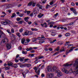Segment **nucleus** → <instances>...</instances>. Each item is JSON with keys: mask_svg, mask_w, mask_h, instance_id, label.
Segmentation results:
<instances>
[{"mask_svg": "<svg viewBox=\"0 0 78 78\" xmlns=\"http://www.w3.org/2000/svg\"><path fill=\"white\" fill-rule=\"evenodd\" d=\"M1 22L2 23H4V25H8V24H9L10 23H12V22L8 20H6L5 22L2 21Z\"/></svg>", "mask_w": 78, "mask_h": 78, "instance_id": "nucleus-1", "label": "nucleus"}, {"mask_svg": "<svg viewBox=\"0 0 78 78\" xmlns=\"http://www.w3.org/2000/svg\"><path fill=\"white\" fill-rule=\"evenodd\" d=\"M56 73H57V76H58L59 77L61 76H62V73H61L60 70H57L56 71Z\"/></svg>", "mask_w": 78, "mask_h": 78, "instance_id": "nucleus-2", "label": "nucleus"}, {"mask_svg": "<svg viewBox=\"0 0 78 78\" xmlns=\"http://www.w3.org/2000/svg\"><path fill=\"white\" fill-rule=\"evenodd\" d=\"M4 39H3L2 41V43H5V44L8 43V38L6 37H4Z\"/></svg>", "mask_w": 78, "mask_h": 78, "instance_id": "nucleus-3", "label": "nucleus"}, {"mask_svg": "<svg viewBox=\"0 0 78 78\" xmlns=\"http://www.w3.org/2000/svg\"><path fill=\"white\" fill-rule=\"evenodd\" d=\"M35 4H36V3L34 2H30L28 3V5L29 6H30L32 5L33 6H35Z\"/></svg>", "mask_w": 78, "mask_h": 78, "instance_id": "nucleus-4", "label": "nucleus"}, {"mask_svg": "<svg viewBox=\"0 0 78 78\" xmlns=\"http://www.w3.org/2000/svg\"><path fill=\"white\" fill-rule=\"evenodd\" d=\"M74 67H76V70L78 68V59H77L76 60L75 63L73 65Z\"/></svg>", "mask_w": 78, "mask_h": 78, "instance_id": "nucleus-5", "label": "nucleus"}, {"mask_svg": "<svg viewBox=\"0 0 78 78\" xmlns=\"http://www.w3.org/2000/svg\"><path fill=\"white\" fill-rule=\"evenodd\" d=\"M54 75L52 73H48L47 75V77L48 78H52Z\"/></svg>", "mask_w": 78, "mask_h": 78, "instance_id": "nucleus-6", "label": "nucleus"}, {"mask_svg": "<svg viewBox=\"0 0 78 78\" xmlns=\"http://www.w3.org/2000/svg\"><path fill=\"white\" fill-rule=\"evenodd\" d=\"M50 32L51 33H52L51 34V35L53 36H55L56 35V33L57 31L55 30H51Z\"/></svg>", "mask_w": 78, "mask_h": 78, "instance_id": "nucleus-7", "label": "nucleus"}, {"mask_svg": "<svg viewBox=\"0 0 78 78\" xmlns=\"http://www.w3.org/2000/svg\"><path fill=\"white\" fill-rule=\"evenodd\" d=\"M34 70H35V72L37 74V75H39V74L40 73V69H39L37 72V68H36V67H34Z\"/></svg>", "mask_w": 78, "mask_h": 78, "instance_id": "nucleus-8", "label": "nucleus"}, {"mask_svg": "<svg viewBox=\"0 0 78 78\" xmlns=\"http://www.w3.org/2000/svg\"><path fill=\"white\" fill-rule=\"evenodd\" d=\"M6 47L8 50L11 49V43H8L6 45Z\"/></svg>", "mask_w": 78, "mask_h": 78, "instance_id": "nucleus-9", "label": "nucleus"}, {"mask_svg": "<svg viewBox=\"0 0 78 78\" xmlns=\"http://www.w3.org/2000/svg\"><path fill=\"white\" fill-rule=\"evenodd\" d=\"M19 55H17L16 56V58L17 59L18 58V57H19V58H20V59H19V60H20V61L21 62H22L23 61V60L24 59V58H25L24 57L21 58L20 57H19Z\"/></svg>", "mask_w": 78, "mask_h": 78, "instance_id": "nucleus-10", "label": "nucleus"}, {"mask_svg": "<svg viewBox=\"0 0 78 78\" xmlns=\"http://www.w3.org/2000/svg\"><path fill=\"white\" fill-rule=\"evenodd\" d=\"M47 69L48 72H51V69H52V67L51 66H48L47 67Z\"/></svg>", "mask_w": 78, "mask_h": 78, "instance_id": "nucleus-11", "label": "nucleus"}, {"mask_svg": "<svg viewBox=\"0 0 78 78\" xmlns=\"http://www.w3.org/2000/svg\"><path fill=\"white\" fill-rule=\"evenodd\" d=\"M36 6H37L39 7L40 9H43V8H44V7L43 6L41 5H40L39 4H37Z\"/></svg>", "mask_w": 78, "mask_h": 78, "instance_id": "nucleus-12", "label": "nucleus"}, {"mask_svg": "<svg viewBox=\"0 0 78 78\" xmlns=\"http://www.w3.org/2000/svg\"><path fill=\"white\" fill-rule=\"evenodd\" d=\"M0 34L3 37L4 39V37H6V35H5V33H3V32H2V31Z\"/></svg>", "mask_w": 78, "mask_h": 78, "instance_id": "nucleus-13", "label": "nucleus"}, {"mask_svg": "<svg viewBox=\"0 0 78 78\" xmlns=\"http://www.w3.org/2000/svg\"><path fill=\"white\" fill-rule=\"evenodd\" d=\"M12 6V5L11 4H8L6 5V7L7 8H11Z\"/></svg>", "mask_w": 78, "mask_h": 78, "instance_id": "nucleus-14", "label": "nucleus"}, {"mask_svg": "<svg viewBox=\"0 0 78 78\" xmlns=\"http://www.w3.org/2000/svg\"><path fill=\"white\" fill-rule=\"evenodd\" d=\"M66 50V49L64 48V47H62L60 50V52H62V51H64Z\"/></svg>", "mask_w": 78, "mask_h": 78, "instance_id": "nucleus-15", "label": "nucleus"}, {"mask_svg": "<svg viewBox=\"0 0 78 78\" xmlns=\"http://www.w3.org/2000/svg\"><path fill=\"white\" fill-rule=\"evenodd\" d=\"M24 20L26 21V22H28V19H29V17H25L24 19Z\"/></svg>", "mask_w": 78, "mask_h": 78, "instance_id": "nucleus-16", "label": "nucleus"}, {"mask_svg": "<svg viewBox=\"0 0 78 78\" xmlns=\"http://www.w3.org/2000/svg\"><path fill=\"white\" fill-rule=\"evenodd\" d=\"M53 6H54V7L52 9H53V10H52V11H55V8H56V7L57 6V5H56V4H54L53 5Z\"/></svg>", "mask_w": 78, "mask_h": 78, "instance_id": "nucleus-17", "label": "nucleus"}, {"mask_svg": "<svg viewBox=\"0 0 78 78\" xmlns=\"http://www.w3.org/2000/svg\"><path fill=\"white\" fill-rule=\"evenodd\" d=\"M29 31H27L24 32V35L26 36H28L29 34Z\"/></svg>", "mask_w": 78, "mask_h": 78, "instance_id": "nucleus-18", "label": "nucleus"}, {"mask_svg": "<svg viewBox=\"0 0 78 78\" xmlns=\"http://www.w3.org/2000/svg\"><path fill=\"white\" fill-rule=\"evenodd\" d=\"M18 67L17 65L15 64H14L12 66V67H14V68H17Z\"/></svg>", "mask_w": 78, "mask_h": 78, "instance_id": "nucleus-19", "label": "nucleus"}, {"mask_svg": "<svg viewBox=\"0 0 78 78\" xmlns=\"http://www.w3.org/2000/svg\"><path fill=\"white\" fill-rule=\"evenodd\" d=\"M33 48L32 47L30 48H27L26 49L27 51H31V50H32Z\"/></svg>", "mask_w": 78, "mask_h": 78, "instance_id": "nucleus-20", "label": "nucleus"}, {"mask_svg": "<svg viewBox=\"0 0 78 78\" xmlns=\"http://www.w3.org/2000/svg\"><path fill=\"white\" fill-rule=\"evenodd\" d=\"M34 15H36L37 14V11L36 10H34L33 13Z\"/></svg>", "mask_w": 78, "mask_h": 78, "instance_id": "nucleus-21", "label": "nucleus"}, {"mask_svg": "<svg viewBox=\"0 0 78 78\" xmlns=\"http://www.w3.org/2000/svg\"><path fill=\"white\" fill-rule=\"evenodd\" d=\"M33 34V32L32 31H29V34L28 35H31Z\"/></svg>", "mask_w": 78, "mask_h": 78, "instance_id": "nucleus-22", "label": "nucleus"}, {"mask_svg": "<svg viewBox=\"0 0 78 78\" xmlns=\"http://www.w3.org/2000/svg\"><path fill=\"white\" fill-rule=\"evenodd\" d=\"M25 40L24 38L22 39L21 41L22 44H24V43L25 42Z\"/></svg>", "mask_w": 78, "mask_h": 78, "instance_id": "nucleus-23", "label": "nucleus"}, {"mask_svg": "<svg viewBox=\"0 0 78 78\" xmlns=\"http://www.w3.org/2000/svg\"><path fill=\"white\" fill-rule=\"evenodd\" d=\"M43 16L44 14H42L41 15H38L37 17H38V18H41V17H42V16Z\"/></svg>", "mask_w": 78, "mask_h": 78, "instance_id": "nucleus-24", "label": "nucleus"}, {"mask_svg": "<svg viewBox=\"0 0 78 78\" xmlns=\"http://www.w3.org/2000/svg\"><path fill=\"white\" fill-rule=\"evenodd\" d=\"M16 14L14 13H13L12 14V16H11V18H13L15 16H16Z\"/></svg>", "mask_w": 78, "mask_h": 78, "instance_id": "nucleus-25", "label": "nucleus"}, {"mask_svg": "<svg viewBox=\"0 0 78 78\" xmlns=\"http://www.w3.org/2000/svg\"><path fill=\"white\" fill-rule=\"evenodd\" d=\"M22 53L23 54H24V55H26V54L27 53V51H25L23 50Z\"/></svg>", "mask_w": 78, "mask_h": 78, "instance_id": "nucleus-26", "label": "nucleus"}, {"mask_svg": "<svg viewBox=\"0 0 78 78\" xmlns=\"http://www.w3.org/2000/svg\"><path fill=\"white\" fill-rule=\"evenodd\" d=\"M16 34L17 36H18L19 37H21V35L20 34V33H17Z\"/></svg>", "mask_w": 78, "mask_h": 78, "instance_id": "nucleus-27", "label": "nucleus"}, {"mask_svg": "<svg viewBox=\"0 0 78 78\" xmlns=\"http://www.w3.org/2000/svg\"><path fill=\"white\" fill-rule=\"evenodd\" d=\"M12 63L11 62L10 63H8V66H11L12 65Z\"/></svg>", "mask_w": 78, "mask_h": 78, "instance_id": "nucleus-28", "label": "nucleus"}, {"mask_svg": "<svg viewBox=\"0 0 78 78\" xmlns=\"http://www.w3.org/2000/svg\"><path fill=\"white\" fill-rule=\"evenodd\" d=\"M72 65V64H66L64 65V66H71Z\"/></svg>", "mask_w": 78, "mask_h": 78, "instance_id": "nucleus-29", "label": "nucleus"}, {"mask_svg": "<svg viewBox=\"0 0 78 78\" xmlns=\"http://www.w3.org/2000/svg\"><path fill=\"white\" fill-rule=\"evenodd\" d=\"M36 40H37V39L36 38H33L32 39V42H36Z\"/></svg>", "mask_w": 78, "mask_h": 78, "instance_id": "nucleus-30", "label": "nucleus"}, {"mask_svg": "<svg viewBox=\"0 0 78 78\" xmlns=\"http://www.w3.org/2000/svg\"><path fill=\"white\" fill-rule=\"evenodd\" d=\"M23 29L21 28L19 30V31L20 33H22V32H23Z\"/></svg>", "mask_w": 78, "mask_h": 78, "instance_id": "nucleus-31", "label": "nucleus"}, {"mask_svg": "<svg viewBox=\"0 0 78 78\" xmlns=\"http://www.w3.org/2000/svg\"><path fill=\"white\" fill-rule=\"evenodd\" d=\"M64 72L66 74H68V73H69V71L66 69H65Z\"/></svg>", "mask_w": 78, "mask_h": 78, "instance_id": "nucleus-32", "label": "nucleus"}, {"mask_svg": "<svg viewBox=\"0 0 78 78\" xmlns=\"http://www.w3.org/2000/svg\"><path fill=\"white\" fill-rule=\"evenodd\" d=\"M56 39H55L53 40L52 41H51L50 43L51 44H53L55 42H56Z\"/></svg>", "mask_w": 78, "mask_h": 78, "instance_id": "nucleus-33", "label": "nucleus"}, {"mask_svg": "<svg viewBox=\"0 0 78 78\" xmlns=\"http://www.w3.org/2000/svg\"><path fill=\"white\" fill-rule=\"evenodd\" d=\"M73 12V13L75 14H77V12H76V9H75L74 10Z\"/></svg>", "mask_w": 78, "mask_h": 78, "instance_id": "nucleus-34", "label": "nucleus"}, {"mask_svg": "<svg viewBox=\"0 0 78 78\" xmlns=\"http://www.w3.org/2000/svg\"><path fill=\"white\" fill-rule=\"evenodd\" d=\"M45 25H47V23H44L41 24V26H42V27H44Z\"/></svg>", "mask_w": 78, "mask_h": 78, "instance_id": "nucleus-35", "label": "nucleus"}, {"mask_svg": "<svg viewBox=\"0 0 78 78\" xmlns=\"http://www.w3.org/2000/svg\"><path fill=\"white\" fill-rule=\"evenodd\" d=\"M20 20H22L21 18L18 17L16 18V20H17V21H19Z\"/></svg>", "mask_w": 78, "mask_h": 78, "instance_id": "nucleus-36", "label": "nucleus"}, {"mask_svg": "<svg viewBox=\"0 0 78 78\" xmlns=\"http://www.w3.org/2000/svg\"><path fill=\"white\" fill-rule=\"evenodd\" d=\"M65 36L67 37V36H70V33H67L65 34Z\"/></svg>", "mask_w": 78, "mask_h": 78, "instance_id": "nucleus-37", "label": "nucleus"}, {"mask_svg": "<svg viewBox=\"0 0 78 78\" xmlns=\"http://www.w3.org/2000/svg\"><path fill=\"white\" fill-rule=\"evenodd\" d=\"M57 44H58V45H62V43L59 41L58 42Z\"/></svg>", "mask_w": 78, "mask_h": 78, "instance_id": "nucleus-38", "label": "nucleus"}, {"mask_svg": "<svg viewBox=\"0 0 78 78\" xmlns=\"http://www.w3.org/2000/svg\"><path fill=\"white\" fill-rule=\"evenodd\" d=\"M69 43L70 44V42L69 41L66 42V43L65 44V45L66 46V45H69Z\"/></svg>", "mask_w": 78, "mask_h": 78, "instance_id": "nucleus-39", "label": "nucleus"}, {"mask_svg": "<svg viewBox=\"0 0 78 78\" xmlns=\"http://www.w3.org/2000/svg\"><path fill=\"white\" fill-rule=\"evenodd\" d=\"M19 16H20V17H23V14L20 13L19 15Z\"/></svg>", "mask_w": 78, "mask_h": 78, "instance_id": "nucleus-40", "label": "nucleus"}, {"mask_svg": "<svg viewBox=\"0 0 78 78\" xmlns=\"http://www.w3.org/2000/svg\"><path fill=\"white\" fill-rule=\"evenodd\" d=\"M27 67H31V65L30 64H27Z\"/></svg>", "mask_w": 78, "mask_h": 78, "instance_id": "nucleus-41", "label": "nucleus"}, {"mask_svg": "<svg viewBox=\"0 0 78 78\" xmlns=\"http://www.w3.org/2000/svg\"><path fill=\"white\" fill-rule=\"evenodd\" d=\"M48 24H54V22H49L48 23Z\"/></svg>", "mask_w": 78, "mask_h": 78, "instance_id": "nucleus-42", "label": "nucleus"}, {"mask_svg": "<svg viewBox=\"0 0 78 78\" xmlns=\"http://www.w3.org/2000/svg\"><path fill=\"white\" fill-rule=\"evenodd\" d=\"M5 70H8L9 69H10V68L9 67H5Z\"/></svg>", "mask_w": 78, "mask_h": 78, "instance_id": "nucleus-43", "label": "nucleus"}, {"mask_svg": "<svg viewBox=\"0 0 78 78\" xmlns=\"http://www.w3.org/2000/svg\"><path fill=\"white\" fill-rule=\"evenodd\" d=\"M20 67L23 68V67H25V66H24L23 65L21 64L20 65Z\"/></svg>", "mask_w": 78, "mask_h": 78, "instance_id": "nucleus-44", "label": "nucleus"}, {"mask_svg": "<svg viewBox=\"0 0 78 78\" xmlns=\"http://www.w3.org/2000/svg\"><path fill=\"white\" fill-rule=\"evenodd\" d=\"M31 30L32 31H36L37 30V29L36 28H34V29L31 28Z\"/></svg>", "mask_w": 78, "mask_h": 78, "instance_id": "nucleus-45", "label": "nucleus"}, {"mask_svg": "<svg viewBox=\"0 0 78 78\" xmlns=\"http://www.w3.org/2000/svg\"><path fill=\"white\" fill-rule=\"evenodd\" d=\"M53 70H56V66H54L53 67Z\"/></svg>", "mask_w": 78, "mask_h": 78, "instance_id": "nucleus-46", "label": "nucleus"}, {"mask_svg": "<svg viewBox=\"0 0 78 78\" xmlns=\"http://www.w3.org/2000/svg\"><path fill=\"white\" fill-rule=\"evenodd\" d=\"M34 23L35 25V26H37V25H38V24L37 23V21H36L34 22Z\"/></svg>", "mask_w": 78, "mask_h": 78, "instance_id": "nucleus-47", "label": "nucleus"}, {"mask_svg": "<svg viewBox=\"0 0 78 78\" xmlns=\"http://www.w3.org/2000/svg\"><path fill=\"white\" fill-rule=\"evenodd\" d=\"M65 70H66V69H65V68H62V72H64Z\"/></svg>", "mask_w": 78, "mask_h": 78, "instance_id": "nucleus-48", "label": "nucleus"}, {"mask_svg": "<svg viewBox=\"0 0 78 78\" xmlns=\"http://www.w3.org/2000/svg\"><path fill=\"white\" fill-rule=\"evenodd\" d=\"M29 56H31V57H33V56H34V55L33 54H32L29 55Z\"/></svg>", "mask_w": 78, "mask_h": 78, "instance_id": "nucleus-49", "label": "nucleus"}, {"mask_svg": "<svg viewBox=\"0 0 78 78\" xmlns=\"http://www.w3.org/2000/svg\"><path fill=\"white\" fill-rule=\"evenodd\" d=\"M59 47L58 46L57 48L56 49V51H59Z\"/></svg>", "mask_w": 78, "mask_h": 78, "instance_id": "nucleus-50", "label": "nucleus"}, {"mask_svg": "<svg viewBox=\"0 0 78 78\" xmlns=\"http://www.w3.org/2000/svg\"><path fill=\"white\" fill-rule=\"evenodd\" d=\"M18 49L19 50H22V47H21V46H20L18 47Z\"/></svg>", "mask_w": 78, "mask_h": 78, "instance_id": "nucleus-51", "label": "nucleus"}, {"mask_svg": "<svg viewBox=\"0 0 78 78\" xmlns=\"http://www.w3.org/2000/svg\"><path fill=\"white\" fill-rule=\"evenodd\" d=\"M69 25V24H65L64 25V27H67Z\"/></svg>", "mask_w": 78, "mask_h": 78, "instance_id": "nucleus-52", "label": "nucleus"}, {"mask_svg": "<svg viewBox=\"0 0 78 78\" xmlns=\"http://www.w3.org/2000/svg\"><path fill=\"white\" fill-rule=\"evenodd\" d=\"M11 30L12 33H14V30L13 29H12Z\"/></svg>", "mask_w": 78, "mask_h": 78, "instance_id": "nucleus-53", "label": "nucleus"}, {"mask_svg": "<svg viewBox=\"0 0 78 78\" xmlns=\"http://www.w3.org/2000/svg\"><path fill=\"white\" fill-rule=\"evenodd\" d=\"M18 23L20 24H22V23H23V21H20Z\"/></svg>", "mask_w": 78, "mask_h": 78, "instance_id": "nucleus-54", "label": "nucleus"}, {"mask_svg": "<svg viewBox=\"0 0 78 78\" xmlns=\"http://www.w3.org/2000/svg\"><path fill=\"white\" fill-rule=\"evenodd\" d=\"M30 60L28 58H27V59H25L24 61H30Z\"/></svg>", "mask_w": 78, "mask_h": 78, "instance_id": "nucleus-55", "label": "nucleus"}, {"mask_svg": "<svg viewBox=\"0 0 78 78\" xmlns=\"http://www.w3.org/2000/svg\"><path fill=\"white\" fill-rule=\"evenodd\" d=\"M46 1L47 0H43V1L42 2V3H45V2H46Z\"/></svg>", "mask_w": 78, "mask_h": 78, "instance_id": "nucleus-56", "label": "nucleus"}, {"mask_svg": "<svg viewBox=\"0 0 78 78\" xmlns=\"http://www.w3.org/2000/svg\"><path fill=\"white\" fill-rule=\"evenodd\" d=\"M71 32L72 33H74V34H76V32H75V31H74L73 30H72Z\"/></svg>", "mask_w": 78, "mask_h": 78, "instance_id": "nucleus-57", "label": "nucleus"}, {"mask_svg": "<svg viewBox=\"0 0 78 78\" xmlns=\"http://www.w3.org/2000/svg\"><path fill=\"white\" fill-rule=\"evenodd\" d=\"M74 24V23H73V22H72V23H69V25H73Z\"/></svg>", "mask_w": 78, "mask_h": 78, "instance_id": "nucleus-58", "label": "nucleus"}, {"mask_svg": "<svg viewBox=\"0 0 78 78\" xmlns=\"http://www.w3.org/2000/svg\"><path fill=\"white\" fill-rule=\"evenodd\" d=\"M35 52V51L33 50L30 51V53H33Z\"/></svg>", "mask_w": 78, "mask_h": 78, "instance_id": "nucleus-59", "label": "nucleus"}, {"mask_svg": "<svg viewBox=\"0 0 78 78\" xmlns=\"http://www.w3.org/2000/svg\"><path fill=\"white\" fill-rule=\"evenodd\" d=\"M27 14H29L31 12V11H27Z\"/></svg>", "mask_w": 78, "mask_h": 78, "instance_id": "nucleus-60", "label": "nucleus"}, {"mask_svg": "<svg viewBox=\"0 0 78 78\" xmlns=\"http://www.w3.org/2000/svg\"><path fill=\"white\" fill-rule=\"evenodd\" d=\"M33 16V14L32 13H31L30 15V17H32Z\"/></svg>", "mask_w": 78, "mask_h": 78, "instance_id": "nucleus-61", "label": "nucleus"}, {"mask_svg": "<svg viewBox=\"0 0 78 78\" xmlns=\"http://www.w3.org/2000/svg\"><path fill=\"white\" fill-rule=\"evenodd\" d=\"M71 5L72 6H75V3H73V2H72L71 3Z\"/></svg>", "mask_w": 78, "mask_h": 78, "instance_id": "nucleus-62", "label": "nucleus"}, {"mask_svg": "<svg viewBox=\"0 0 78 78\" xmlns=\"http://www.w3.org/2000/svg\"><path fill=\"white\" fill-rule=\"evenodd\" d=\"M53 4V2H51L50 3V5H52Z\"/></svg>", "mask_w": 78, "mask_h": 78, "instance_id": "nucleus-63", "label": "nucleus"}, {"mask_svg": "<svg viewBox=\"0 0 78 78\" xmlns=\"http://www.w3.org/2000/svg\"><path fill=\"white\" fill-rule=\"evenodd\" d=\"M62 36V34H59L58 35V37H61Z\"/></svg>", "mask_w": 78, "mask_h": 78, "instance_id": "nucleus-64", "label": "nucleus"}]
</instances>
